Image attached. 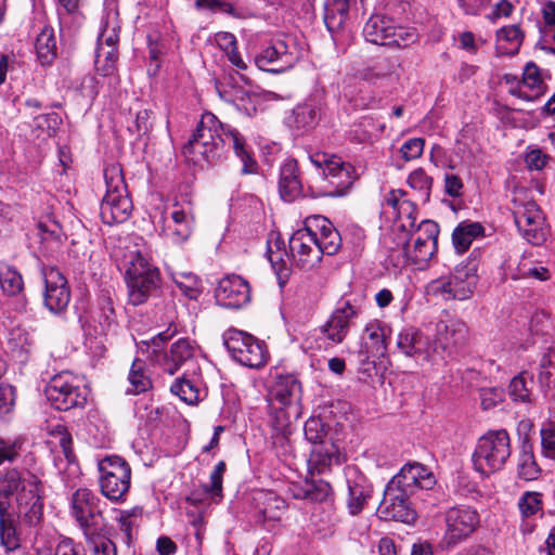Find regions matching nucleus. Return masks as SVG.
Returning <instances> with one entry per match:
<instances>
[{
  "mask_svg": "<svg viewBox=\"0 0 555 555\" xmlns=\"http://www.w3.org/2000/svg\"><path fill=\"white\" fill-rule=\"evenodd\" d=\"M541 495L539 493L527 492L519 500V508L525 516L534 515L541 508Z\"/></svg>",
  "mask_w": 555,
  "mask_h": 555,
  "instance_id": "62",
  "label": "nucleus"
},
{
  "mask_svg": "<svg viewBox=\"0 0 555 555\" xmlns=\"http://www.w3.org/2000/svg\"><path fill=\"white\" fill-rule=\"evenodd\" d=\"M348 12L349 0H325L323 18L327 30H339L348 17Z\"/></svg>",
  "mask_w": 555,
  "mask_h": 555,
  "instance_id": "38",
  "label": "nucleus"
},
{
  "mask_svg": "<svg viewBox=\"0 0 555 555\" xmlns=\"http://www.w3.org/2000/svg\"><path fill=\"white\" fill-rule=\"evenodd\" d=\"M172 281L189 299H197L203 292L201 279L192 272H175L172 273Z\"/></svg>",
  "mask_w": 555,
  "mask_h": 555,
  "instance_id": "48",
  "label": "nucleus"
},
{
  "mask_svg": "<svg viewBox=\"0 0 555 555\" xmlns=\"http://www.w3.org/2000/svg\"><path fill=\"white\" fill-rule=\"evenodd\" d=\"M120 25L117 13H107L101 22V31L98 36L96 47L113 48L118 51Z\"/></svg>",
  "mask_w": 555,
  "mask_h": 555,
  "instance_id": "39",
  "label": "nucleus"
},
{
  "mask_svg": "<svg viewBox=\"0 0 555 555\" xmlns=\"http://www.w3.org/2000/svg\"><path fill=\"white\" fill-rule=\"evenodd\" d=\"M366 41L387 47L406 48L418 41L420 35L413 27L398 26L386 15L374 14L363 27Z\"/></svg>",
  "mask_w": 555,
  "mask_h": 555,
  "instance_id": "8",
  "label": "nucleus"
},
{
  "mask_svg": "<svg viewBox=\"0 0 555 555\" xmlns=\"http://www.w3.org/2000/svg\"><path fill=\"white\" fill-rule=\"evenodd\" d=\"M541 447L546 457L555 460V428L552 426L541 429Z\"/></svg>",
  "mask_w": 555,
  "mask_h": 555,
  "instance_id": "63",
  "label": "nucleus"
},
{
  "mask_svg": "<svg viewBox=\"0 0 555 555\" xmlns=\"http://www.w3.org/2000/svg\"><path fill=\"white\" fill-rule=\"evenodd\" d=\"M42 481L38 474L26 466H14L0 475V503L10 506L13 498L16 513L28 525H36L42 517Z\"/></svg>",
  "mask_w": 555,
  "mask_h": 555,
  "instance_id": "2",
  "label": "nucleus"
},
{
  "mask_svg": "<svg viewBox=\"0 0 555 555\" xmlns=\"http://www.w3.org/2000/svg\"><path fill=\"white\" fill-rule=\"evenodd\" d=\"M35 50L42 66L50 65L56 56V40L54 29L44 25L36 37Z\"/></svg>",
  "mask_w": 555,
  "mask_h": 555,
  "instance_id": "37",
  "label": "nucleus"
},
{
  "mask_svg": "<svg viewBox=\"0 0 555 555\" xmlns=\"http://www.w3.org/2000/svg\"><path fill=\"white\" fill-rule=\"evenodd\" d=\"M245 145V138L237 129L221 122L212 113L206 112L184 144L182 154L189 163L204 167L220 163L225 158L228 146H232L243 163L242 172L251 173L256 171L257 163Z\"/></svg>",
  "mask_w": 555,
  "mask_h": 555,
  "instance_id": "1",
  "label": "nucleus"
},
{
  "mask_svg": "<svg viewBox=\"0 0 555 555\" xmlns=\"http://www.w3.org/2000/svg\"><path fill=\"white\" fill-rule=\"evenodd\" d=\"M170 391L178 396L186 404H196L206 397V390L203 388L201 369L184 370L170 386Z\"/></svg>",
  "mask_w": 555,
  "mask_h": 555,
  "instance_id": "30",
  "label": "nucleus"
},
{
  "mask_svg": "<svg viewBox=\"0 0 555 555\" xmlns=\"http://www.w3.org/2000/svg\"><path fill=\"white\" fill-rule=\"evenodd\" d=\"M439 225L433 220H423L418 225L413 243H405L403 247L406 259L424 268L437 250Z\"/></svg>",
  "mask_w": 555,
  "mask_h": 555,
  "instance_id": "16",
  "label": "nucleus"
},
{
  "mask_svg": "<svg viewBox=\"0 0 555 555\" xmlns=\"http://www.w3.org/2000/svg\"><path fill=\"white\" fill-rule=\"evenodd\" d=\"M217 302L225 308L240 309L250 300V287L240 275L223 278L215 292Z\"/></svg>",
  "mask_w": 555,
  "mask_h": 555,
  "instance_id": "23",
  "label": "nucleus"
},
{
  "mask_svg": "<svg viewBox=\"0 0 555 555\" xmlns=\"http://www.w3.org/2000/svg\"><path fill=\"white\" fill-rule=\"evenodd\" d=\"M425 141L422 138H412L405 141L400 147L402 157L406 160L418 158L424 151Z\"/></svg>",
  "mask_w": 555,
  "mask_h": 555,
  "instance_id": "61",
  "label": "nucleus"
},
{
  "mask_svg": "<svg viewBox=\"0 0 555 555\" xmlns=\"http://www.w3.org/2000/svg\"><path fill=\"white\" fill-rule=\"evenodd\" d=\"M37 555H86L80 543L70 538H62L53 548H42Z\"/></svg>",
  "mask_w": 555,
  "mask_h": 555,
  "instance_id": "56",
  "label": "nucleus"
},
{
  "mask_svg": "<svg viewBox=\"0 0 555 555\" xmlns=\"http://www.w3.org/2000/svg\"><path fill=\"white\" fill-rule=\"evenodd\" d=\"M306 225L309 231L318 238V246L321 258L324 255L333 256L341 247V237L333 223L323 216H310L306 218Z\"/></svg>",
  "mask_w": 555,
  "mask_h": 555,
  "instance_id": "25",
  "label": "nucleus"
},
{
  "mask_svg": "<svg viewBox=\"0 0 555 555\" xmlns=\"http://www.w3.org/2000/svg\"><path fill=\"white\" fill-rule=\"evenodd\" d=\"M34 339L30 333L23 326L12 327L8 334V347L11 352L25 361L31 351Z\"/></svg>",
  "mask_w": 555,
  "mask_h": 555,
  "instance_id": "42",
  "label": "nucleus"
},
{
  "mask_svg": "<svg viewBox=\"0 0 555 555\" xmlns=\"http://www.w3.org/2000/svg\"><path fill=\"white\" fill-rule=\"evenodd\" d=\"M128 380L130 387L126 392L129 395H140L152 387V380L145 373V362L143 360L135 359L132 362Z\"/></svg>",
  "mask_w": 555,
  "mask_h": 555,
  "instance_id": "45",
  "label": "nucleus"
},
{
  "mask_svg": "<svg viewBox=\"0 0 555 555\" xmlns=\"http://www.w3.org/2000/svg\"><path fill=\"white\" fill-rule=\"evenodd\" d=\"M319 119V113L314 105L304 103L293 109L292 126L298 131L313 128Z\"/></svg>",
  "mask_w": 555,
  "mask_h": 555,
  "instance_id": "49",
  "label": "nucleus"
},
{
  "mask_svg": "<svg viewBox=\"0 0 555 555\" xmlns=\"http://www.w3.org/2000/svg\"><path fill=\"white\" fill-rule=\"evenodd\" d=\"M518 477L526 481L538 479L541 469L535 462L531 444L522 441L517 464Z\"/></svg>",
  "mask_w": 555,
  "mask_h": 555,
  "instance_id": "44",
  "label": "nucleus"
},
{
  "mask_svg": "<svg viewBox=\"0 0 555 555\" xmlns=\"http://www.w3.org/2000/svg\"><path fill=\"white\" fill-rule=\"evenodd\" d=\"M269 396L270 401L279 402V405L291 408L293 410L294 417L299 416L302 386L297 375L293 373L276 372Z\"/></svg>",
  "mask_w": 555,
  "mask_h": 555,
  "instance_id": "21",
  "label": "nucleus"
},
{
  "mask_svg": "<svg viewBox=\"0 0 555 555\" xmlns=\"http://www.w3.org/2000/svg\"><path fill=\"white\" fill-rule=\"evenodd\" d=\"M521 85L529 88L532 93H527L521 88H511L509 93L525 101H534L539 99L545 91V85L540 76L539 67L529 62L522 74Z\"/></svg>",
  "mask_w": 555,
  "mask_h": 555,
  "instance_id": "34",
  "label": "nucleus"
},
{
  "mask_svg": "<svg viewBox=\"0 0 555 555\" xmlns=\"http://www.w3.org/2000/svg\"><path fill=\"white\" fill-rule=\"evenodd\" d=\"M0 286L8 296H16L24 289L22 274L12 266H5L0 270Z\"/></svg>",
  "mask_w": 555,
  "mask_h": 555,
  "instance_id": "51",
  "label": "nucleus"
},
{
  "mask_svg": "<svg viewBox=\"0 0 555 555\" xmlns=\"http://www.w3.org/2000/svg\"><path fill=\"white\" fill-rule=\"evenodd\" d=\"M481 261V251L472 250L465 261L459 263L452 273L430 281L426 286L428 295L442 300H467L478 284V269Z\"/></svg>",
  "mask_w": 555,
  "mask_h": 555,
  "instance_id": "3",
  "label": "nucleus"
},
{
  "mask_svg": "<svg viewBox=\"0 0 555 555\" xmlns=\"http://www.w3.org/2000/svg\"><path fill=\"white\" fill-rule=\"evenodd\" d=\"M46 284L44 305L53 313H60L66 309L70 299L67 281L55 267L42 268Z\"/></svg>",
  "mask_w": 555,
  "mask_h": 555,
  "instance_id": "22",
  "label": "nucleus"
},
{
  "mask_svg": "<svg viewBox=\"0 0 555 555\" xmlns=\"http://www.w3.org/2000/svg\"><path fill=\"white\" fill-rule=\"evenodd\" d=\"M118 51L111 49H103L102 47L95 48V70L103 77L113 78L116 80L117 74Z\"/></svg>",
  "mask_w": 555,
  "mask_h": 555,
  "instance_id": "46",
  "label": "nucleus"
},
{
  "mask_svg": "<svg viewBox=\"0 0 555 555\" xmlns=\"http://www.w3.org/2000/svg\"><path fill=\"white\" fill-rule=\"evenodd\" d=\"M348 486L347 507L351 515L360 514L372 494V485L354 466L346 468Z\"/></svg>",
  "mask_w": 555,
  "mask_h": 555,
  "instance_id": "29",
  "label": "nucleus"
},
{
  "mask_svg": "<svg viewBox=\"0 0 555 555\" xmlns=\"http://www.w3.org/2000/svg\"><path fill=\"white\" fill-rule=\"evenodd\" d=\"M159 363L163 371L169 375H175L183 366H186V370L199 367L195 360V347L188 338H180L173 343Z\"/></svg>",
  "mask_w": 555,
  "mask_h": 555,
  "instance_id": "27",
  "label": "nucleus"
},
{
  "mask_svg": "<svg viewBox=\"0 0 555 555\" xmlns=\"http://www.w3.org/2000/svg\"><path fill=\"white\" fill-rule=\"evenodd\" d=\"M269 416L272 428L279 434H286L291 418L294 416L293 410L288 406L279 405V402L269 400Z\"/></svg>",
  "mask_w": 555,
  "mask_h": 555,
  "instance_id": "53",
  "label": "nucleus"
},
{
  "mask_svg": "<svg viewBox=\"0 0 555 555\" xmlns=\"http://www.w3.org/2000/svg\"><path fill=\"white\" fill-rule=\"evenodd\" d=\"M533 380L525 373L515 376L508 386L509 396L514 401L530 402Z\"/></svg>",
  "mask_w": 555,
  "mask_h": 555,
  "instance_id": "55",
  "label": "nucleus"
},
{
  "mask_svg": "<svg viewBox=\"0 0 555 555\" xmlns=\"http://www.w3.org/2000/svg\"><path fill=\"white\" fill-rule=\"evenodd\" d=\"M304 434L306 439L312 443V447L315 444H325L326 441L333 442L340 440L338 429L325 424L322 418L318 416H311L306 421Z\"/></svg>",
  "mask_w": 555,
  "mask_h": 555,
  "instance_id": "35",
  "label": "nucleus"
},
{
  "mask_svg": "<svg viewBox=\"0 0 555 555\" xmlns=\"http://www.w3.org/2000/svg\"><path fill=\"white\" fill-rule=\"evenodd\" d=\"M444 521L443 542L448 547H454L475 532L479 526L480 517L475 508L467 505H457L446 512Z\"/></svg>",
  "mask_w": 555,
  "mask_h": 555,
  "instance_id": "11",
  "label": "nucleus"
},
{
  "mask_svg": "<svg viewBox=\"0 0 555 555\" xmlns=\"http://www.w3.org/2000/svg\"><path fill=\"white\" fill-rule=\"evenodd\" d=\"M194 210L190 201L176 202L169 217H164L163 232L175 244H182L190 238L194 230Z\"/></svg>",
  "mask_w": 555,
  "mask_h": 555,
  "instance_id": "20",
  "label": "nucleus"
},
{
  "mask_svg": "<svg viewBox=\"0 0 555 555\" xmlns=\"http://www.w3.org/2000/svg\"><path fill=\"white\" fill-rule=\"evenodd\" d=\"M512 454L511 437L505 429L489 430L475 447L472 460L476 472L489 477L504 468Z\"/></svg>",
  "mask_w": 555,
  "mask_h": 555,
  "instance_id": "5",
  "label": "nucleus"
},
{
  "mask_svg": "<svg viewBox=\"0 0 555 555\" xmlns=\"http://www.w3.org/2000/svg\"><path fill=\"white\" fill-rule=\"evenodd\" d=\"M93 321L98 324L95 331L100 335H106L117 327L115 309L111 298H102L96 311L93 315Z\"/></svg>",
  "mask_w": 555,
  "mask_h": 555,
  "instance_id": "43",
  "label": "nucleus"
},
{
  "mask_svg": "<svg viewBox=\"0 0 555 555\" xmlns=\"http://www.w3.org/2000/svg\"><path fill=\"white\" fill-rule=\"evenodd\" d=\"M50 404L59 411L83 408L88 401L89 388L83 379L68 371L52 376L44 388Z\"/></svg>",
  "mask_w": 555,
  "mask_h": 555,
  "instance_id": "6",
  "label": "nucleus"
},
{
  "mask_svg": "<svg viewBox=\"0 0 555 555\" xmlns=\"http://www.w3.org/2000/svg\"><path fill=\"white\" fill-rule=\"evenodd\" d=\"M499 42L506 41L511 44L509 49L503 50L501 46L498 47L501 53L514 55L519 51L524 40V33L518 25H509L500 28L496 31Z\"/></svg>",
  "mask_w": 555,
  "mask_h": 555,
  "instance_id": "54",
  "label": "nucleus"
},
{
  "mask_svg": "<svg viewBox=\"0 0 555 555\" xmlns=\"http://www.w3.org/2000/svg\"><path fill=\"white\" fill-rule=\"evenodd\" d=\"M298 62V54L294 46L285 40H273L269 46L262 48L255 56L256 66L263 72L280 74L295 66Z\"/></svg>",
  "mask_w": 555,
  "mask_h": 555,
  "instance_id": "17",
  "label": "nucleus"
},
{
  "mask_svg": "<svg viewBox=\"0 0 555 555\" xmlns=\"http://www.w3.org/2000/svg\"><path fill=\"white\" fill-rule=\"evenodd\" d=\"M390 480L413 495L417 490H429L436 485L433 472L421 463L405 464Z\"/></svg>",
  "mask_w": 555,
  "mask_h": 555,
  "instance_id": "24",
  "label": "nucleus"
},
{
  "mask_svg": "<svg viewBox=\"0 0 555 555\" xmlns=\"http://www.w3.org/2000/svg\"><path fill=\"white\" fill-rule=\"evenodd\" d=\"M102 500L90 489H77L70 499V514L82 533L104 526Z\"/></svg>",
  "mask_w": 555,
  "mask_h": 555,
  "instance_id": "12",
  "label": "nucleus"
},
{
  "mask_svg": "<svg viewBox=\"0 0 555 555\" xmlns=\"http://www.w3.org/2000/svg\"><path fill=\"white\" fill-rule=\"evenodd\" d=\"M409 185L418 191L424 199L427 202L430 196V190L433 186V178L429 177L423 168L413 170L408 178Z\"/></svg>",
  "mask_w": 555,
  "mask_h": 555,
  "instance_id": "57",
  "label": "nucleus"
},
{
  "mask_svg": "<svg viewBox=\"0 0 555 555\" xmlns=\"http://www.w3.org/2000/svg\"><path fill=\"white\" fill-rule=\"evenodd\" d=\"M467 333L466 324L460 320L439 321L436 324L433 352L439 354V349H441L442 352L452 353L454 349L465 344Z\"/></svg>",
  "mask_w": 555,
  "mask_h": 555,
  "instance_id": "26",
  "label": "nucleus"
},
{
  "mask_svg": "<svg viewBox=\"0 0 555 555\" xmlns=\"http://www.w3.org/2000/svg\"><path fill=\"white\" fill-rule=\"evenodd\" d=\"M125 279L129 289V302L133 306L145 302L160 284L158 268L139 251L130 255Z\"/></svg>",
  "mask_w": 555,
  "mask_h": 555,
  "instance_id": "7",
  "label": "nucleus"
},
{
  "mask_svg": "<svg viewBox=\"0 0 555 555\" xmlns=\"http://www.w3.org/2000/svg\"><path fill=\"white\" fill-rule=\"evenodd\" d=\"M398 350L406 356L429 361L433 344L420 330L415 327L403 328L397 337Z\"/></svg>",
  "mask_w": 555,
  "mask_h": 555,
  "instance_id": "31",
  "label": "nucleus"
},
{
  "mask_svg": "<svg viewBox=\"0 0 555 555\" xmlns=\"http://www.w3.org/2000/svg\"><path fill=\"white\" fill-rule=\"evenodd\" d=\"M483 235V227L479 222H462L453 231L452 242L456 253L466 251L473 241Z\"/></svg>",
  "mask_w": 555,
  "mask_h": 555,
  "instance_id": "41",
  "label": "nucleus"
},
{
  "mask_svg": "<svg viewBox=\"0 0 555 555\" xmlns=\"http://www.w3.org/2000/svg\"><path fill=\"white\" fill-rule=\"evenodd\" d=\"M255 500V516L257 521H276L281 518L286 504L285 501L273 492H258Z\"/></svg>",
  "mask_w": 555,
  "mask_h": 555,
  "instance_id": "33",
  "label": "nucleus"
},
{
  "mask_svg": "<svg viewBox=\"0 0 555 555\" xmlns=\"http://www.w3.org/2000/svg\"><path fill=\"white\" fill-rule=\"evenodd\" d=\"M312 162L318 167L323 166L324 180L327 183L324 195L332 197L345 195L353 184L352 167L349 164H345L339 157L318 155Z\"/></svg>",
  "mask_w": 555,
  "mask_h": 555,
  "instance_id": "15",
  "label": "nucleus"
},
{
  "mask_svg": "<svg viewBox=\"0 0 555 555\" xmlns=\"http://www.w3.org/2000/svg\"><path fill=\"white\" fill-rule=\"evenodd\" d=\"M518 278L524 279H534L538 281H546L550 279L548 269L542 266H527L526 263L521 264L518 269Z\"/></svg>",
  "mask_w": 555,
  "mask_h": 555,
  "instance_id": "64",
  "label": "nucleus"
},
{
  "mask_svg": "<svg viewBox=\"0 0 555 555\" xmlns=\"http://www.w3.org/2000/svg\"><path fill=\"white\" fill-rule=\"evenodd\" d=\"M363 298H341L332 311L327 321L322 325L321 332L335 344H340L347 337L352 320L362 313Z\"/></svg>",
  "mask_w": 555,
  "mask_h": 555,
  "instance_id": "13",
  "label": "nucleus"
},
{
  "mask_svg": "<svg viewBox=\"0 0 555 555\" xmlns=\"http://www.w3.org/2000/svg\"><path fill=\"white\" fill-rule=\"evenodd\" d=\"M152 126V112L147 108H142L135 113L134 120L127 129L139 140L151 131Z\"/></svg>",
  "mask_w": 555,
  "mask_h": 555,
  "instance_id": "58",
  "label": "nucleus"
},
{
  "mask_svg": "<svg viewBox=\"0 0 555 555\" xmlns=\"http://www.w3.org/2000/svg\"><path fill=\"white\" fill-rule=\"evenodd\" d=\"M104 180L106 193L100 207L101 218L106 224L122 223L131 216L133 205L120 165H108L104 169Z\"/></svg>",
  "mask_w": 555,
  "mask_h": 555,
  "instance_id": "4",
  "label": "nucleus"
},
{
  "mask_svg": "<svg viewBox=\"0 0 555 555\" xmlns=\"http://www.w3.org/2000/svg\"><path fill=\"white\" fill-rule=\"evenodd\" d=\"M223 340L232 358L242 365L260 369L269 360V352L264 344L246 332L229 330L224 334Z\"/></svg>",
  "mask_w": 555,
  "mask_h": 555,
  "instance_id": "10",
  "label": "nucleus"
},
{
  "mask_svg": "<svg viewBox=\"0 0 555 555\" xmlns=\"http://www.w3.org/2000/svg\"><path fill=\"white\" fill-rule=\"evenodd\" d=\"M83 537L92 555H117V547L107 535L105 526L88 531Z\"/></svg>",
  "mask_w": 555,
  "mask_h": 555,
  "instance_id": "40",
  "label": "nucleus"
},
{
  "mask_svg": "<svg viewBox=\"0 0 555 555\" xmlns=\"http://www.w3.org/2000/svg\"><path fill=\"white\" fill-rule=\"evenodd\" d=\"M98 468L102 494L113 503L125 502L131 486V467L128 462L120 456L109 455L99 462Z\"/></svg>",
  "mask_w": 555,
  "mask_h": 555,
  "instance_id": "9",
  "label": "nucleus"
},
{
  "mask_svg": "<svg viewBox=\"0 0 555 555\" xmlns=\"http://www.w3.org/2000/svg\"><path fill=\"white\" fill-rule=\"evenodd\" d=\"M385 122L372 116H364L351 130V140L357 143H372L385 131Z\"/></svg>",
  "mask_w": 555,
  "mask_h": 555,
  "instance_id": "36",
  "label": "nucleus"
},
{
  "mask_svg": "<svg viewBox=\"0 0 555 555\" xmlns=\"http://www.w3.org/2000/svg\"><path fill=\"white\" fill-rule=\"evenodd\" d=\"M516 227L522 237L533 245L545 240L544 216L539 206L532 202H515L513 210Z\"/></svg>",
  "mask_w": 555,
  "mask_h": 555,
  "instance_id": "18",
  "label": "nucleus"
},
{
  "mask_svg": "<svg viewBox=\"0 0 555 555\" xmlns=\"http://www.w3.org/2000/svg\"><path fill=\"white\" fill-rule=\"evenodd\" d=\"M216 44L225 53L230 63L237 69H246L247 64L237 51V41L233 34L220 31L215 36Z\"/></svg>",
  "mask_w": 555,
  "mask_h": 555,
  "instance_id": "47",
  "label": "nucleus"
},
{
  "mask_svg": "<svg viewBox=\"0 0 555 555\" xmlns=\"http://www.w3.org/2000/svg\"><path fill=\"white\" fill-rule=\"evenodd\" d=\"M308 225L296 230L288 242L292 259L296 267L310 270L317 267L322 258L318 246V238L313 236Z\"/></svg>",
  "mask_w": 555,
  "mask_h": 555,
  "instance_id": "19",
  "label": "nucleus"
},
{
  "mask_svg": "<svg viewBox=\"0 0 555 555\" xmlns=\"http://www.w3.org/2000/svg\"><path fill=\"white\" fill-rule=\"evenodd\" d=\"M227 465L224 461H220L215 466L214 470L209 477V483L204 486V490L208 493L214 500L222 499V481L223 475L225 473Z\"/></svg>",
  "mask_w": 555,
  "mask_h": 555,
  "instance_id": "59",
  "label": "nucleus"
},
{
  "mask_svg": "<svg viewBox=\"0 0 555 555\" xmlns=\"http://www.w3.org/2000/svg\"><path fill=\"white\" fill-rule=\"evenodd\" d=\"M302 183L298 164L295 159H286L280 168L279 193L283 201L293 202L301 195Z\"/></svg>",
  "mask_w": 555,
  "mask_h": 555,
  "instance_id": "32",
  "label": "nucleus"
},
{
  "mask_svg": "<svg viewBox=\"0 0 555 555\" xmlns=\"http://www.w3.org/2000/svg\"><path fill=\"white\" fill-rule=\"evenodd\" d=\"M386 332L387 326L377 320L369 322L364 328L365 335L371 340V352L376 357L384 356L386 352Z\"/></svg>",
  "mask_w": 555,
  "mask_h": 555,
  "instance_id": "50",
  "label": "nucleus"
},
{
  "mask_svg": "<svg viewBox=\"0 0 555 555\" xmlns=\"http://www.w3.org/2000/svg\"><path fill=\"white\" fill-rule=\"evenodd\" d=\"M344 461L340 440L312 447L308 459L310 474H326L333 466H338Z\"/></svg>",
  "mask_w": 555,
  "mask_h": 555,
  "instance_id": "28",
  "label": "nucleus"
},
{
  "mask_svg": "<svg viewBox=\"0 0 555 555\" xmlns=\"http://www.w3.org/2000/svg\"><path fill=\"white\" fill-rule=\"evenodd\" d=\"M0 540L7 551H14L18 546L11 514L2 503H0Z\"/></svg>",
  "mask_w": 555,
  "mask_h": 555,
  "instance_id": "52",
  "label": "nucleus"
},
{
  "mask_svg": "<svg viewBox=\"0 0 555 555\" xmlns=\"http://www.w3.org/2000/svg\"><path fill=\"white\" fill-rule=\"evenodd\" d=\"M413 494L404 492L401 487L389 480L384 498L379 503L377 512L385 520L401 521L412 524L416 519V512L410 501Z\"/></svg>",
  "mask_w": 555,
  "mask_h": 555,
  "instance_id": "14",
  "label": "nucleus"
},
{
  "mask_svg": "<svg viewBox=\"0 0 555 555\" xmlns=\"http://www.w3.org/2000/svg\"><path fill=\"white\" fill-rule=\"evenodd\" d=\"M306 486L308 491V501L309 502H324L332 493V487L330 482L318 479V480H308L306 479Z\"/></svg>",
  "mask_w": 555,
  "mask_h": 555,
  "instance_id": "60",
  "label": "nucleus"
}]
</instances>
